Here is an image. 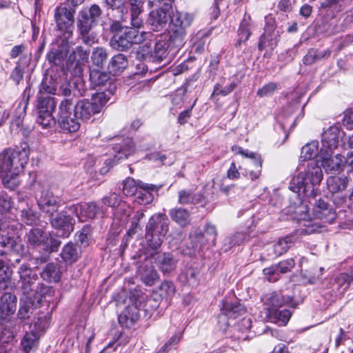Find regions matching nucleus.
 Masks as SVG:
<instances>
[{"label": "nucleus", "mask_w": 353, "mask_h": 353, "mask_svg": "<svg viewBox=\"0 0 353 353\" xmlns=\"http://www.w3.org/2000/svg\"><path fill=\"white\" fill-rule=\"evenodd\" d=\"M50 291L51 288L50 287L43 283H38L36 289L30 288L29 291L25 290L23 294H28L29 293H32V299H34L35 303L39 306L43 301V298L50 294Z\"/></svg>", "instance_id": "nucleus-47"}, {"label": "nucleus", "mask_w": 353, "mask_h": 353, "mask_svg": "<svg viewBox=\"0 0 353 353\" xmlns=\"http://www.w3.org/2000/svg\"><path fill=\"white\" fill-rule=\"evenodd\" d=\"M101 201L105 206L116 209L120 206L123 201L119 193L112 192L104 196Z\"/></svg>", "instance_id": "nucleus-54"}, {"label": "nucleus", "mask_w": 353, "mask_h": 353, "mask_svg": "<svg viewBox=\"0 0 353 353\" xmlns=\"http://www.w3.org/2000/svg\"><path fill=\"white\" fill-rule=\"evenodd\" d=\"M50 319V314L49 312L46 314H38V316L34 318L31 323L34 324V328L32 330L39 334L41 332H43L49 326Z\"/></svg>", "instance_id": "nucleus-49"}, {"label": "nucleus", "mask_w": 353, "mask_h": 353, "mask_svg": "<svg viewBox=\"0 0 353 353\" xmlns=\"http://www.w3.org/2000/svg\"><path fill=\"white\" fill-rule=\"evenodd\" d=\"M20 279L23 282V288L24 291L26 290L25 285H30L34 281L38 279L39 268L38 266H35L33 268H29L28 266H20L18 270Z\"/></svg>", "instance_id": "nucleus-38"}, {"label": "nucleus", "mask_w": 353, "mask_h": 353, "mask_svg": "<svg viewBox=\"0 0 353 353\" xmlns=\"http://www.w3.org/2000/svg\"><path fill=\"white\" fill-rule=\"evenodd\" d=\"M164 299L159 292L157 290L153 291L150 297L148 298L146 301V305L150 307L152 310H157L161 301Z\"/></svg>", "instance_id": "nucleus-61"}, {"label": "nucleus", "mask_w": 353, "mask_h": 353, "mask_svg": "<svg viewBox=\"0 0 353 353\" xmlns=\"http://www.w3.org/2000/svg\"><path fill=\"white\" fill-rule=\"evenodd\" d=\"M248 238L245 232H238L225 239L222 250L224 252L229 251L233 246L240 245Z\"/></svg>", "instance_id": "nucleus-46"}, {"label": "nucleus", "mask_w": 353, "mask_h": 353, "mask_svg": "<svg viewBox=\"0 0 353 353\" xmlns=\"http://www.w3.org/2000/svg\"><path fill=\"white\" fill-rule=\"evenodd\" d=\"M10 153L14 158H12L13 174H19L23 172L26 165L28 163L30 155V147L26 141H21L19 145L11 148Z\"/></svg>", "instance_id": "nucleus-18"}, {"label": "nucleus", "mask_w": 353, "mask_h": 353, "mask_svg": "<svg viewBox=\"0 0 353 353\" xmlns=\"http://www.w3.org/2000/svg\"><path fill=\"white\" fill-rule=\"evenodd\" d=\"M128 66V57L122 53H117L110 57L106 69L112 76L117 77L123 73Z\"/></svg>", "instance_id": "nucleus-28"}, {"label": "nucleus", "mask_w": 353, "mask_h": 353, "mask_svg": "<svg viewBox=\"0 0 353 353\" xmlns=\"http://www.w3.org/2000/svg\"><path fill=\"white\" fill-rule=\"evenodd\" d=\"M306 174L308 183L314 188V185L319 184L323 179V172L321 167L316 161H311L307 165V171L303 172Z\"/></svg>", "instance_id": "nucleus-36"}, {"label": "nucleus", "mask_w": 353, "mask_h": 353, "mask_svg": "<svg viewBox=\"0 0 353 353\" xmlns=\"http://www.w3.org/2000/svg\"><path fill=\"white\" fill-rule=\"evenodd\" d=\"M139 188L135 195V202L141 205L151 203L154 199V194L158 196L159 191L163 187V184L154 185L146 183L139 181Z\"/></svg>", "instance_id": "nucleus-19"}, {"label": "nucleus", "mask_w": 353, "mask_h": 353, "mask_svg": "<svg viewBox=\"0 0 353 353\" xmlns=\"http://www.w3.org/2000/svg\"><path fill=\"white\" fill-rule=\"evenodd\" d=\"M36 199L40 212L46 219L58 212L61 206L60 196L55 195L51 190L48 188L42 189Z\"/></svg>", "instance_id": "nucleus-12"}, {"label": "nucleus", "mask_w": 353, "mask_h": 353, "mask_svg": "<svg viewBox=\"0 0 353 353\" xmlns=\"http://www.w3.org/2000/svg\"><path fill=\"white\" fill-rule=\"evenodd\" d=\"M34 113L36 121L43 128H51L57 124L53 113L57 108V99L48 94H37Z\"/></svg>", "instance_id": "nucleus-7"}, {"label": "nucleus", "mask_w": 353, "mask_h": 353, "mask_svg": "<svg viewBox=\"0 0 353 353\" xmlns=\"http://www.w3.org/2000/svg\"><path fill=\"white\" fill-rule=\"evenodd\" d=\"M250 34L251 32L248 29V23L245 19H243L238 30L239 38L235 43V46L240 47L242 43H245L249 39Z\"/></svg>", "instance_id": "nucleus-57"}, {"label": "nucleus", "mask_w": 353, "mask_h": 353, "mask_svg": "<svg viewBox=\"0 0 353 353\" xmlns=\"http://www.w3.org/2000/svg\"><path fill=\"white\" fill-rule=\"evenodd\" d=\"M179 280L183 284L196 287L199 283V271L194 266H185L179 276Z\"/></svg>", "instance_id": "nucleus-34"}, {"label": "nucleus", "mask_w": 353, "mask_h": 353, "mask_svg": "<svg viewBox=\"0 0 353 353\" xmlns=\"http://www.w3.org/2000/svg\"><path fill=\"white\" fill-rule=\"evenodd\" d=\"M84 83L82 79L65 81L59 88V94L63 98L78 99L76 97L75 90H78L81 96H83L85 90L83 88Z\"/></svg>", "instance_id": "nucleus-24"}, {"label": "nucleus", "mask_w": 353, "mask_h": 353, "mask_svg": "<svg viewBox=\"0 0 353 353\" xmlns=\"http://www.w3.org/2000/svg\"><path fill=\"white\" fill-rule=\"evenodd\" d=\"M65 209L68 210L72 215L77 217L81 222L88 219H94L98 215H103L104 214L103 206L98 205L94 201L67 205Z\"/></svg>", "instance_id": "nucleus-14"}, {"label": "nucleus", "mask_w": 353, "mask_h": 353, "mask_svg": "<svg viewBox=\"0 0 353 353\" xmlns=\"http://www.w3.org/2000/svg\"><path fill=\"white\" fill-rule=\"evenodd\" d=\"M169 219L165 213L153 214L145 225V239L148 248L143 261L150 265H174L179 261L172 252H161L159 248L168 232Z\"/></svg>", "instance_id": "nucleus-2"}, {"label": "nucleus", "mask_w": 353, "mask_h": 353, "mask_svg": "<svg viewBox=\"0 0 353 353\" xmlns=\"http://www.w3.org/2000/svg\"><path fill=\"white\" fill-rule=\"evenodd\" d=\"M217 236L216 228L211 223H207L204 226L203 231L198 227L193 228L190 234L189 237L192 243H197L201 246L208 245V246H214L216 245V239Z\"/></svg>", "instance_id": "nucleus-15"}, {"label": "nucleus", "mask_w": 353, "mask_h": 353, "mask_svg": "<svg viewBox=\"0 0 353 353\" xmlns=\"http://www.w3.org/2000/svg\"><path fill=\"white\" fill-rule=\"evenodd\" d=\"M115 152L113 157L105 160V167L101 168L100 173L105 174L114 165H117L121 160L128 159L135 152V145L131 137H115L114 142L110 145Z\"/></svg>", "instance_id": "nucleus-8"}, {"label": "nucleus", "mask_w": 353, "mask_h": 353, "mask_svg": "<svg viewBox=\"0 0 353 353\" xmlns=\"http://www.w3.org/2000/svg\"><path fill=\"white\" fill-rule=\"evenodd\" d=\"M39 334L33 330L26 332L23 336L21 345L26 353H29L32 350L37 348L39 343Z\"/></svg>", "instance_id": "nucleus-44"}, {"label": "nucleus", "mask_w": 353, "mask_h": 353, "mask_svg": "<svg viewBox=\"0 0 353 353\" xmlns=\"http://www.w3.org/2000/svg\"><path fill=\"white\" fill-rule=\"evenodd\" d=\"M221 311L228 318L236 319L245 313V307L237 299H225L222 301Z\"/></svg>", "instance_id": "nucleus-27"}, {"label": "nucleus", "mask_w": 353, "mask_h": 353, "mask_svg": "<svg viewBox=\"0 0 353 353\" xmlns=\"http://www.w3.org/2000/svg\"><path fill=\"white\" fill-rule=\"evenodd\" d=\"M169 216L171 219L181 227H186L190 223V212L183 208H175L170 210Z\"/></svg>", "instance_id": "nucleus-37"}, {"label": "nucleus", "mask_w": 353, "mask_h": 353, "mask_svg": "<svg viewBox=\"0 0 353 353\" xmlns=\"http://www.w3.org/2000/svg\"><path fill=\"white\" fill-rule=\"evenodd\" d=\"M315 225L316 223H314V225L308 227L306 229L296 230L290 234L279 239V241L272 247V255L277 256L286 252L290 248V245L296 242L301 236L318 232L319 230L316 228H315Z\"/></svg>", "instance_id": "nucleus-16"}, {"label": "nucleus", "mask_w": 353, "mask_h": 353, "mask_svg": "<svg viewBox=\"0 0 353 353\" xmlns=\"http://www.w3.org/2000/svg\"><path fill=\"white\" fill-rule=\"evenodd\" d=\"M285 300L280 292H274L270 294L266 305L270 307L268 308V315L266 321H269L277 323L279 326H284L287 324L291 317V312L289 310H278L277 307L282 306L285 303Z\"/></svg>", "instance_id": "nucleus-11"}, {"label": "nucleus", "mask_w": 353, "mask_h": 353, "mask_svg": "<svg viewBox=\"0 0 353 353\" xmlns=\"http://www.w3.org/2000/svg\"><path fill=\"white\" fill-rule=\"evenodd\" d=\"M174 4L170 1H165L157 9L152 10L147 19V23L152 30L159 32L163 30L170 20L171 14H173Z\"/></svg>", "instance_id": "nucleus-13"}, {"label": "nucleus", "mask_w": 353, "mask_h": 353, "mask_svg": "<svg viewBox=\"0 0 353 353\" xmlns=\"http://www.w3.org/2000/svg\"><path fill=\"white\" fill-rule=\"evenodd\" d=\"M141 229L142 228L139 223L132 219L130 228L128 230L126 234L122 237L121 243L120 245L121 250H125V248L128 245L129 239L135 234L138 230H141Z\"/></svg>", "instance_id": "nucleus-56"}, {"label": "nucleus", "mask_w": 353, "mask_h": 353, "mask_svg": "<svg viewBox=\"0 0 353 353\" xmlns=\"http://www.w3.org/2000/svg\"><path fill=\"white\" fill-rule=\"evenodd\" d=\"M37 307L38 305L35 303V300L32 299V293L23 294V296L20 300V306L17 313L18 318L21 321L28 320Z\"/></svg>", "instance_id": "nucleus-31"}, {"label": "nucleus", "mask_w": 353, "mask_h": 353, "mask_svg": "<svg viewBox=\"0 0 353 353\" xmlns=\"http://www.w3.org/2000/svg\"><path fill=\"white\" fill-rule=\"evenodd\" d=\"M32 60V54H22L16 63L15 67L10 72V79L18 85L23 79L24 70L28 68Z\"/></svg>", "instance_id": "nucleus-29"}, {"label": "nucleus", "mask_w": 353, "mask_h": 353, "mask_svg": "<svg viewBox=\"0 0 353 353\" xmlns=\"http://www.w3.org/2000/svg\"><path fill=\"white\" fill-rule=\"evenodd\" d=\"M139 181H135L132 177H127L123 181V192L127 196H134L139 188Z\"/></svg>", "instance_id": "nucleus-55"}, {"label": "nucleus", "mask_w": 353, "mask_h": 353, "mask_svg": "<svg viewBox=\"0 0 353 353\" xmlns=\"http://www.w3.org/2000/svg\"><path fill=\"white\" fill-rule=\"evenodd\" d=\"M19 174H12V173H1L0 178L3 187L10 190H14L19 185Z\"/></svg>", "instance_id": "nucleus-52"}, {"label": "nucleus", "mask_w": 353, "mask_h": 353, "mask_svg": "<svg viewBox=\"0 0 353 353\" xmlns=\"http://www.w3.org/2000/svg\"><path fill=\"white\" fill-rule=\"evenodd\" d=\"M339 130L337 127L331 126L322 134V148L320 151V155L332 152L333 150L337 148L339 143Z\"/></svg>", "instance_id": "nucleus-23"}, {"label": "nucleus", "mask_w": 353, "mask_h": 353, "mask_svg": "<svg viewBox=\"0 0 353 353\" xmlns=\"http://www.w3.org/2000/svg\"><path fill=\"white\" fill-rule=\"evenodd\" d=\"M57 90V85L54 82L52 77H50V80L47 77H45L39 85L37 94H55Z\"/></svg>", "instance_id": "nucleus-51"}, {"label": "nucleus", "mask_w": 353, "mask_h": 353, "mask_svg": "<svg viewBox=\"0 0 353 353\" xmlns=\"http://www.w3.org/2000/svg\"><path fill=\"white\" fill-rule=\"evenodd\" d=\"M17 298L11 292H3L0 297V321H6L14 314Z\"/></svg>", "instance_id": "nucleus-20"}, {"label": "nucleus", "mask_w": 353, "mask_h": 353, "mask_svg": "<svg viewBox=\"0 0 353 353\" xmlns=\"http://www.w3.org/2000/svg\"><path fill=\"white\" fill-rule=\"evenodd\" d=\"M28 247L32 248H42L45 253L34 258L35 263H44L49 260V254L58 251L61 245V241L54 237L52 233L46 230V227L39 225L32 227L25 236Z\"/></svg>", "instance_id": "nucleus-4"}, {"label": "nucleus", "mask_w": 353, "mask_h": 353, "mask_svg": "<svg viewBox=\"0 0 353 353\" xmlns=\"http://www.w3.org/2000/svg\"><path fill=\"white\" fill-rule=\"evenodd\" d=\"M212 30H208V32H199L197 34L198 37L200 38L196 41L191 49V53H196L198 54H202L205 50V41L203 39V37H208L210 34Z\"/></svg>", "instance_id": "nucleus-58"}, {"label": "nucleus", "mask_w": 353, "mask_h": 353, "mask_svg": "<svg viewBox=\"0 0 353 353\" xmlns=\"http://www.w3.org/2000/svg\"><path fill=\"white\" fill-rule=\"evenodd\" d=\"M140 318V309L137 301L128 305L118 316V321L121 327L130 328Z\"/></svg>", "instance_id": "nucleus-22"}, {"label": "nucleus", "mask_w": 353, "mask_h": 353, "mask_svg": "<svg viewBox=\"0 0 353 353\" xmlns=\"http://www.w3.org/2000/svg\"><path fill=\"white\" fill-rule=\"evenodd\" d=\"M77 99L63 98L59 106L57 123L64 132H74L80 128V123L74 117Z\"/></svg>", "instance_id": "nucleus-9"}, {"label": "nucleus", "mask_w": 353, "mask_h": 353, "mask_svg": "<svg viewBox=\"0 0 353 353\" xmlns=\"http://www.w3.org/2000/svg\"><path fill=\"white\" fill-rule=\"evenodd\" d=\"M318 144L316 142H312L304 145L301 149V157L304 160L312 159L317 155Z\"/></svg>", "instance_id": "nucleus-60"}, {"label": "nucleus", "mask_w": 353, "mask_h": 353, "mask_svg": "<svg viewBox=\"0 0 353 353\" xmlns=\"http://www.w3.org/2000/svg\"><path fill=\"white\" fill-rule=\"evenodd\" d=\"M103 16V9L97 3L85 6L78 12L77 30L84 44L90 46L97 42V34L92 31L102 24Z\"/></svg>", "instance_id": "nucleus-3"}, {"label": "nucleus", "mask_w": 353, "mask_h": 353, "mask_svg": "<svg viewBox=\"0 0 353 353\" xmlns=\"http://www.w3.org/2000/svg\"><path fill=\"white\" fill-rule=\"evenodd\" d=\"M268 32V35H266V40L269 42V46L271 50H273L277 45L279 38V32L276 30V28L272 26L266 28V33Z\"/></svg>", "instance_id": "nucleus-62"}, {"label": "nucleus", "mask_w": 353, "mask_h": 353, "mask_svg": "<svg viewBox=\"0 0 353 353\" xmlns=\"http://www.w3.org/2000/svg\"><path fill=\"white\" fill-rule=\"evenodd\" d=\"M43 280L49 282L57 283L61 279V271L59 266H46V268L39 272Z\"/></svg>", "instance_id": "nucleus-50"}, {"label": "nucleus", "mask_w": 353, "mask_h": 353, "mask_svg": "<svg viewBox=\"0 0 353 353\" xmlns=\"http://www.w3.org/2000/svg\"><path fill=\"white\" fill-rule=\"evenodd\" d=\"M349 179L346 176H330L327 180V185L329 191L332 193H339L345 190L347 186Z\"/></svg>", "instance_id": "nucleus-40"}, {"label": "nucleus", "mask_w": 353, "mask_h": 353, "mask_svg": "<svg viewBox=\"0 0 353 353\" xmlns=\"http://www.w3.org/2000/svg\"><path fill=\"white\" fill-rule=\"evenodd\" d=\"M109 30L112 34L110 44L117 51L126 52L135 44L141 43V46L143 43L144 32L123 26L119 21H112L110 24Z\"/></svg>", "instance_id": "nucleus-5"}, {"label": "nucleus", "mask_w": 353, "mask_h": 353, "mask_svg": "<svg viewBox=\"0 0 353 353\" xmlns=\"http://www.w3.org/2000/svg\"><path fill=\"white\" fill-rule=\"evenodd\" d=\"M75 245L80 248H85L92 243V227L91 225L86 224L76 233Z\"/></svg>", "instance_id": "nucleus-39"}, {"label": "nucleus", "mask_w": 353, "mask_h": 353, "mask_svg": "<svg viewBox=\"0 0 353 353\" xmlns=\"http://www.w3.org/2000/svg\"><path fill=\"white\" fill-rule=\"evenodd\" d=\"M125 3L128 6L130 12H134V14L143 12L145 0H125Z\"/></svg>", "instance_id": "nucleus-64"}, {"label": "nucleus", "mask_w": 353, "mask_h": 353, "mask_svg": "<svg viewBox=\"0 0 353 353\" xmlns=\"http://www.w3.org/2000/svg\"><path fill=\"white\" fill-rule=\"evenodd\" d=\"M14 207L12 198L5 191H0V220L2 222V215L9 213Z\"/></svg>", "instance_id": "nucleus-48"}, {"label": "nucleus", "mask_w": 353, "mask_h": 353, "mask_svg": "<svg viewBox=\"0 0 353 353\" xmlns=\"http://www.w3.org/2000/svg\"><path fill=\"white\" fill-rule=\"evenodd\" d=\"M11 148H8L4 149L1 152H0V174L1 173H12L13 174V167L12 165V158H14V156H12L10 153Z\"/></svg>", "instance_id": "nucleus-45"}, {"label": "nucleus", "mask_w": 353, "mask_h": 353, "mask_svg": "<svg viewBox=\"0 0 353 353\" xmlns=\"http://www.w3.org/2000/svg\"><path fill=\"white\" fill-rule=\"evenodd\" d=\"M157 291L159 292L164 299H168L175 294L176 289L172 282L165 281L161 284Z\"/></svg>", "instance_id": "nucleus-59"}, {"label": "nucleus", "mask_w": 353, "mask_h": 353, "mask_svg": "<svg viewBox=\"0 0 353 353\" xmlns=\"http://www.w3.org/2000/svg\"><path fill=\"white\" fill-rule=\"evenodd\" d=\"M321 157V164L326 172L332 173L341 170L344 165V157L340 154L332 156V152H329V155L323 153L320 155Z\"/></svg>", "instance_id": "nucleus-30"}, {"label": "nucleus", "mask_w": 353, "mask_h": 353, "mask_svg": "<svg viewBox=\"0 0 353 353\" xmlns=\"http://www.w3.org/2000/svg\"><path fill=\"white\" fill-rule=\"evenodd\" d=\"M137 275L143 283L149 286L159 279V274L154 266H138Z\"/></svg>", "instance_id": "nucleus-33"}, {"label": "nucleus", "mask_w": 353, "mask_h": 353, "mask_svg": "<svg viewBox=\"0 0 353 353\" xmlns=\"http://www.w3.org/2000/svg\"><path fill=\"white\" fill-rule=\"evenodd\" d=\"M75 12L65 6H57L54 10V21L58 30L72 34V28L75 21Z\"/></svg>", "instance_id": "nucleus-17"}, {"label": "nucleus", "mask_w": 353, "mask_h": 353, "mask_svg": "<svg viewBox=\"0 0 353 353\" xmlns=\"http://www.w3.org/2000/svg\"><path fill=\"white\" fill-rule=\"evenodd\" d=\"M77 247V245L72 242H69L63 246L60 255L65 263L71 264L78 260L79 252Z\"/></svg>", "instance_id": "nucleus-42"}, {"label": "nucleus", "mask_w": 353, "mask_h": 353, "mask_svg": "<svg viewBox=\"0 0 353 353\" xmlns=\"http://www.w3.org/2000/svg\"><path fill=\"white\" fill-rule=\"evenodd\" d=\"M89 81L90 88L94 89L97 87L104 85L108 81L111 80L110 74L105 69L89 68Z\"/></svg>", "instance_id": "nucleus-32"}, {"label": "nucleus", "mask_w": 353, "mask_h": 353, "mask_svg": "<svg viewBox=\"0 0 353 353\" xmlns=\"http://www.w3.org/2000/svg\"><path fill=\"white\" fill-rule=\"evenodd\" d=\"M110 87L108 90L104 92H99L92 94L90 99H77L76 109H74V112L76 121H88L93 115L99 113L102 110L117 89L114 85L112 87V85Z\"/></svg>", "instance_id": "nucleus-6"}, {"label": "nucleus", "mask_w": 353, "mask_h": 353, "mask_svg": "<svg viewBox=\"0 0 353 353\" xmlns=\"http://www.w3.org/2000/svg\"><path fill=\"white\" fill-rule=\"evenodd\" d=\"M74 52L77 58L76 65L74 67V73L75 75L80 76L83 71V66L89 61L90 50V49H85L81 46H78L75 48Z\"/></svg>", "instance_id": "nucleus-35"}, {"label": "nucleus", "mask_w": 353, "mask_h": 353, "mask_svg": "<svg viewBox=\"0 0 353 353\" xmlns=\"http://www.w3.org/2000/svg\"><path fill=\"white\" fill-rule=\"evenodd\" d=\"M110 51L101 46L94 48L90 54L91 65L90 68L105 69L108 67Z\"/></svg>", "instance_id": "nucleus-26"}, {"label": "nucleus", "mask_w": 353, "mask_h": 353, "mask_svg": "<svg viewBox=\"0 0 353 353\" xmlns=\"http://www.w3.org/2000/svg\"><path fill=\"white\" fill-rule=\"evenodd\" d=\"M312 214L315 219H320L323 223H332L336 217L335 212L330 205L322 199L315 201Z\"/></svg>", "instance_id": "nucleus-21"}, {"label": "nucleus", "mask_w": 353, "mask_h": 353, "mask_svg": "<svg viewBox=\"0 0 353 353\" xmlns=\"http://www.w3.org/2000/svg\"><path fill=\"white\" fill-rule=\"evenodd\" d=\"M194 16L189 12H179L173 6L168 34L154 41H145L135 52V58L139 61L161 65L172 59L185 44L188 29Z\"/></svg>", "instance_id": "nucleus-1"}, {"label": "nucleus", "mask_w": 353, "mask_h": 353, "mask_svg": "<svg viewBox=\"0 0 353 353\" xmlns=\"http://www.w3.org/2000/svg\"><path fill=\"white\" fill-rule=\"evenodd\" d=\"M68 54V50L61 48H52L46 54V59L50 65L59 66L63 63Z\"/></svg>", "instance_id": "nucleus-41"}, {"label": "nucleus", "mask_w": 353, "mask_h": 353, "mask_svg": "<svg viewBox=\"0 0 353 353\" xmlns=\"http://www.w3.org/2000/svg\"><path fill=\"white\" fill-rule=\"evenodd\" d=\"M26 114V110L24 108L20 109L17 108L15 110L13 118L12 119V124L17 126L18 128H21L23 130V134L24 135H27L31 131L30 128H23V119Z\"/></svg>", "instance_id": "nucleus-53"}, {"label": "nucleus", "mask_w": 353, "mask_h": 353, "mask_svg": "<svg viewBox=\"0 0 353 353\" xmlns=\"http://www.w3.org/2000/svg\"><path fill=\"white\" fill-rule=\"evenodd\" d=\"M21 221L26 225L32 227L39 226L41 214L32 208H27L21 210Z\"/></svg>", "instance_id": "nucleus-43"}, {"label": "nucleus", "mask_w": 353, "mask_h": 353, "mask_svg": "<svg viewBox=\"0 0 353 353\" xmlns=\"http://www.w3.org/2000/svg\"><path fill=\"white\" fill-rule=\"evenodd\" d=\"M122 238L120 237V232L117 231H110L108 234L106 242L108 246L112 249L114 246L119 245L120 246L121 243ZM119 251L123 252V251L121 250L119 248Z\"/></svg>", "instance_id": "nucleus-63"}, {"label": "nucleus", "mask_w": 353, "mask_h": 353, "mask_svg": "<svg viewBox=\"0 0 353 353\" xmlns=\"http://www.w3.org/2000/svg\"><path fill=\"white\" fill-rule=\"evenodd\" d=\"M308 183L306 174L300 172L292 179L289 188L294 192L300 193L302 191L306 196H309L313 194L314 188Z\"/></svg>", "instance_id": "nucleus-25"}, {"label": "nucleus", "mask_w": 353, "mask_h": 353, "mask_svg": "<svg viewBox=\"0 0 353 353\" xmlns=\"http://www.w3.org/2000/svg\"><path fill=\"white\" fill-rule=\"evenodd\" d=\"M74 216L65 208L64 210L59 211L48 218L52 228L54 230L51 232L52 235L59 239V238L66 239L69 237L74 231L76 224Z\"/></svg>", "instance_id": "nucleus-10"}]
</instances>
